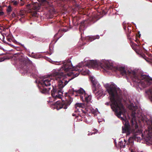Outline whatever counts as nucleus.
<instances>
[{
	"mask_svg": "<svg viewBox=\"0 0 152 152\" xmlns=\"http://www.w3.org/2000/svg\"><path fill=\"white\" fill-rule=\"evenodd\" d=\"M24 69L25 72H26L27 74H30V75H32L33 74L36 75L37 73V72L34 68L33 69H32L31 68L30 69L29 67L28 68V66H24Z\"/></svg>",
	"mask_w": 152,
	"mask_h": 152,
	"instance_id": "obj_11",
	"label": "nucleus"
},
{
	"mask_svg": "<svg viewBox=\"0 0 152 152\" xmlns=\"http://www.w3.org/2000/svg\"><path fill=\"white\" fill-rule=\"evenodd\" d=\"M122 129H123V131H124V129H123V128H122Z\"/></svg>",
	"mask_w": 152,
	"mask_h": 152,
	"instance_id": "obj_43",
	"label": "nucleus"
},
{
	"mask_svg": "<svg viewBox=\"0 0 152 152\" xmlns=\"http://www.w3.org/2000/svg\"><path fill=\"white\" fill-rule=\"evenodd\" d=\"M10 59V57L7 56L5 57L4 56L3 57H1L0 58V62L2 61L5 59Z\"/></svg>",
	"mask_w": 152,
	"mask_h": 152,
	"instance_id": "obj_19",
	"label": "nucleus"
},
{
	"mask_svg": "<svg viewBox=\"0 0 152 152\" xmlns=\"http://www.w3.org/2000/svg\"><path fill=\"white\" fill-rule=\"evenodd\" d=\"M37 14V13L36 12H35L33 14V15L34 16H36V15Z\"/></svg>",
	"mask_w": 152,
	"mask_h": 152,
	"instance_id": "obj_37",
	"label": "nucleus"
},
{
	"mask_svg": "<svg viewBox=\"0 0 152 152\" xmlns=\"http://www.w3.org/2000/svg\"><path fill=\"white\" fill-rule=\"evenodd\" d=\"M63 65L61 67V69L54 70L51 74V77H48L43 78L40 82L42 86L40 88V91L42 93L46 94L48 93L50 88H46L45 87H48L51 85V83L53 81L55 80H56L53 77V74L56 71L58 70L61 72H63V70L65 72H70L69 73H67L68 75H73L75 77L78 76L80 72L83 70L82 63H79L75 67H73L71 62V61L68 60H65L62 62Z\"/></svg>",
	"mask_w": 152,
	"mask_h": 152,
	"instance_id": "obj_1",
	"label": "nucleus"
},
{
	"mask_svg": "<svg viewBox=\"0 0 152 152\" xmlns=\"http://www.w3.org/2000/svg\"><path fill=\"white\" fill-rule=\"evenodd\" d=\"M10 11H11V10H11V6H10Z\"/></svg>",
	"mask_w": 152,
	"mask_h": 152,
	"instance_id": "obj_40",
	"label": "nucleus"
},
{
	"mask_svg": "<svg viewBox=\"0 0 152 152\" xmlns=\"http://www.w3.org/2000/svg\"><path fill=\"white\" fill-rule=\"evenodd\" d=\"M99 36L97 35L96 36H93L92 37H88L87 39H88L89 41L91 42L94 40L96 39H99Z\"/></svg>",
	"mask_w": 152,
	"mask_h": 152,
	"instance_id": "obj_15",
	"label": "nucleus"
},
{
	"mask_svg": "<svg viewBox=\"0 0 152 152\" xmlns=\"http://www.w3.org/2000/svg\"><path fill=\"white\" fill-rule=\"evenodd\" d=\"M19 14L20 15L21 17H23V16L24 15V13L22 11H20Z\"/></svg>",
	"mask_w": 152,
	"mask_h": 152,
	"instance_id": "obj_27",
	"label": "nucleus"
},
{
	"mask_svg": "<svg viewBox=\"0 0 152 152\" xmlns=\"http://www.w3.org/2000/svg\"><path fill=\"white\" fill-rule=\"evenodd\" d=\"M12 3L13 5L15 6H16L18 5V4L19 3V0H10V3Z\"/></svg>",
	"mask_w": 152,
	"mask_h": 152,
	"instance_id": "obj_17",
	"label": "nucleus"
},
{
	"mask_svg": "<svg viewBox=\"0 0 152 152\" xmlns=\"http://www.w3.org/2000/svg\"><path fill=\"white\" fill-rule=\"evenodd\" d=\"M127 145L131 152H136L137 151V148L134 147V143H127Z\"/></svg>",
	"mask_w": 152,
	"mask_h": 152,
	"instance_id": "obj_12",
	"label": "nucleus"
},
{
	"mask_svg": "<svg viewBox=\"0 0 152 152\" xmlns=\"http://www.w3.org/2000/svg\"><path fill=\"white\" fill-rule=\"evenodd\" d=\"M89 79L92 83V89L93 91L95 92V91L96 90V88L98 87V85H99V84L94 77L91 76L90 77Z\"/></svg>",
	"mask_w": 152,
	"mask_h": 152,
	"instance_id": "obj_10",
	"label": "nucleus"
},
{
	"mask_svg": "<svg viewBox=\"0 0 152 152\" xmlns=\"http://www.w3.org/2000/svg\"><path fill=\"white\" fill-rule=\"evenodd\" d=\"M105 104L107 105H109L110 104V102H106Z\"/></svg>",
	"mask_w": 152,
	"mask_h": 152,
	"instance_id": "obj_30",
	"label": "nucleus"
},
{
	"mask_svg": "<svg viewBox=\"0 0 152 152\" xmlns=\"http://www.w3.org/2000/svg\"><path fill=\"white\" fill-rule=\"evenodd\" d=\"M100 66H103L105 67L108 69H111L113 71L114 67L113 66V64L111 61H103L100 63Z\"/></svg>",
	"mask_w": 152,
	"mask_h": 152,
	"instance_id": "obj_7",
	"label": "nucleus"
},
{
	"mask_svg": "<svg viewBox=\"0 0 152 152\" xmlns=\"http://www.w3.org/2000/svg\"><path fill=\"white\" fill-rule=\"evenodd\" d=\"M69 93L71 96H79L80 100L83 102L87 103L91 102V96L86 93L85 91L82 88L75 90L72 89L69 91Z\"/></svg>",
	"mask_w": 152,
	"mask_h": 152,
	"instance_id": "obj_5",
	"label": "nucleus"
},
{
	"mask_svg": "<svg viewBox=\"0 0 152 152\" xmlns=\"http://www.w3.org/2000/svg\"><path fill=\"white\" fill-rule=\"evenodd\" d=\"M117 69L120 71L123 75H126L127 76L129 77L134 83H137L138 86H141L143 88L149 86L152 80L148 75H143L136 76L134 71L129 70L126 71L124 67H119Z\"/></svg>",
	"mask_w": 152,
	"mask_h": 152,
	"instance_id": "obj_4",
	"label": "nucleus"
},
{
	"mask_svg": "<svg viewBox=\"0 0 152 152\" xmlns=\"http://www.w3.org/2000/svg\"><path fill=\"white\" fill-rule=\"evenodd\" d=\"M76 118L77 119V120L82 121V118L80 116H76Z\"/></svg>",
	"mask_w": 152,
	"mask_h": 152,
	"instance_id": "obj_24",
	"label": "nucleus"
},
{
	"mask_svg": "<svg viewBox=\"0 0 152 152\" xmlns=\"http://www.w3.org/2000/svg\"><path fill=\"white\" fill-rule=\"evenodd\" d=\"M129 108L130 110L132 111L131 115L132 119L131 120V123L133 125L134 124L133 121H135L136 117H139V115H137L135 112V111L137 109L138 107L137 106L131 104L129 106Z\"/></svg>",
	"mask_w": 152,
	"mask_h": 152,
	"instance_id": "obj_6",
	"label": "nucleus"
},
{
	"mask_svg": "<svg viewBox=\"0 0 152 152\" xmlns=\"http://www.w3.org/2000/svg\"><path fill=\"white\" fill-rule=\"evenodd\" d=\"M53 75L56 81H58V89L53 87V90L51 91V94L53 99V101H56V108L58 110L61 109L63 108L66 109L67 108V106L69 105L72 101V99H70L69 102H68V104L66 103L59 102L60 100L58 99H61L63 94V91L62 88L66 86L70 80L72 78L69 79L68 80H66L65 74L64 72H61L58 70L54 72Z\"/></svg>",
	"mask_w": 152,
	"mask_h": 152,
	"instance_id": "obj_3",
	"label": "nucleus"
},
{
	"mask_svg": "<svg viewBox=\"0 0 152 152\" xmlns=\"http://www.w3.org/2000/svg\"><path fill=\"white\" fill-rule=\"evenodd\" d=\"M85 121L87 124H92L93 122L91 117L89 115H86L85 117Z\"/></svg>",
	"mask_w": 152,
	"mask_h": 152,
	"instance_id": "obj_13",
	"label": "nucleus"
},
{
	"mask_svg": "<svg viewBox=\"0 0 152 152\" xmlns=\"http://www.w3.org/2000/svg\"><path fill=\"white\" fill-rule=\"evenodd\" d=\"M72 115L73 116H75L76 117V116H77L76 115V114H74V113H73L72 114Z\"/></svg>",
	"mask_w": 152,
	"mask_h": 152,
	"instance_id": "obj_35",
	"label": "nucleus"
},
{
	"mask_svg": "<svg viewBox=\"0 0 152 152\" xmlns=\"http://www.w3.org/2000/svg\"><path fill=\"white\" fill-rule=\"evenodd\" d=\"M124 22L123 23V28L124 29V30H125L126 29V27L124 25Z\"/></svg>",
	"mask_w": 152,
	"mask_h": 152,
	"instance_id": "obj_32",
	"label": "nucleus"
},
{
	"mask_svg": "<svg viewBox=\"0 0 152 152\" xmlns=\"http://www.w3.org/2000/svg\"><path fill=\"white\" fill-rule=\"evenodd\" d=\"M145 93L147 94H150L152 96V89L146 91Z\"/></svg>",
	"mask_w": 152,
	"mask_h": 152,
	"instance_id": "obj_21",
	"label": "nucleus"
},
{
	"mask_svg": "<svg viewBox=\"0 0 152 152\" xmlns=\"http://www.w3.org/2000/svg\"><path fill=\"white\" fill-rule=\"evenodd\" d=\"M104 86L109 95V97L111 103V109L118 118L122 120H124V118L121 115H125V110L121 103L122 97L120 91L117 89L116 86L114 84H104Z\"/></svg>",
	"mask_w": 152,
	"mask_h": 152,
	"instance_id": "obj_2",
	"label": "nucleus"
},
{
	"mask_svg": "<svg viewBox=\"0 0 152 152\" xmlns=\"http://www.w3.org/2000/svg\"><path fill=\"white\" fill-rule=\"evenodd\" d=\"M7 10L8 13L10 12V5L7 6Z\"/></svg>",
	"mask_w": 152,
	"mask_h": 152,
	"instance_id": "obj_28",
	"label": "nucleus"
},
{
	"mask_svg": "<svg viewBox=\"0 0 152 152\" xmlns=\"http://www.w3.org/2000/svg\"><path fill=\"white\" fill-rule=\"evenodd\" d=\"M119 142L121 143V141Z\"/></svg>",
	"mask_w": 152,
	"mask_h": 152,
	"instance_id": "obj_44",
	"label": "nucleus"
},
{
	"mask_svg": "<svg viewBox=\"0 0 152 152\" xmlns=\"http://www.w3.org/2000/svg\"><path fill=\"white\" fill-rule=\"evenodd\" d=\"M84 23V21H83L81 23V24H80V27H79V29H80V30L83 28V26H84V24H83Z\"/></svg>",
	"mask_w": 152,
	"mask_h": 152,
	"instance_id": "obj_22",
	"label": "nucleus"
},
{
	"mask_svg": "<svg viewBox=\"0 0 152 152\" xmlns=\"http://www.w3.org/2000/svg\"><path fill=\"white\" fill-rule=\"evenodd\" d=\"M20 1L21 2L20 3V5L21 6H23L24 5L25 3L23 1V0H20Z\"/></svg>",
	"mask_w": 152,
	"mask_h": 152,
	"instance_id": "obj_26",
	"label": "nucleus"
},
{
	"mask_svg": "<svg viewBox=\"0 0 152 152\" xmlns=\"http://www.w3.org/2000/svg\"><path fill=\"white\" fill-rule=\"evenodd\" d=\"M97 132H98V131L96 130V132H92V133L91 132V133H89L88 134V135L90 136V135H92L93 134H95L97 133Z\"/></svg>",
	"mask_w": 152,
	"mask_h": 152,
	"instance_id": "obj_25",
	"label": "nucleus"
},
{
	"mask_svg": "<svg viewBox=\"0 0 152 152\" xmlns=\"http://www.w3.org/2000/svg\"><path fill=\"white\" fill-rule=\"evenodd\" d=\"M62 30L65 32H66L67 31V30H66V29H62Z\"/></svg>",
	"mask_w": 152,
	"mask_h": 152,
	"instance_id": "obj_36",
	"label": "nucleus"
},
{
	"mask_svg": "<svg viewBox=\"0 0 152 152\" xmlns=\"http://www.w3.org/2000/svg\"><path fill=\"white\" fill-rule=\"evenodd\" d=\"M12 16L13 18L15 16V14L14 13H13L12 14Z\"/></svg>",
	"mask_w": 152,
	"mask_h": 152,
	"instance_id": "obj_31",
	"label": "nucleus"
},
{
	"mask_svg": "<svg viewBox=\"0 0 152 152\" xmlns=\"http://www.w3.org/2000/svg\"><path fill=\"white\" fill-rule=\"evenodd\" d=\"M115 145L118 148H124L125 146L126 143H115Z\"/></svg>",
	"mask_w": 152,
	"mask_h": 152,
	"instance_id": "obj_14",
	"label": "nucleus"
},
{
	"mask_svg": "<svg viewBox=\"0 0 152 152\" xmlns=\"http://www.w3.org/2000/svg\"><path fill=\"white\" fill-rule=\"evenodd\" d=\"M38 9V7H35V10H37Z\"/></svg>",
	"mask_w": 152,
	"mask_h": 152,
	"instance_id": "obj_39",
	"label": "nucleus"
},
{
	"mask_svg": "<svg viewBox=\"0 0 152 152\" xmlns=\"http://www.w3.org/2000/svg\"><path fill=\"white\" fill-rule=\"evenodd\" d=\"M10 35V34H9L7 37V39L8 41H10V37L9 36Z\"/></svg>",
	"mask_w": 152,
	"mask_h": 152,
	"instance_id": "obj_29",
	"label": "nucleus"
},
{
	"mask_svg": "<svg viewBox=\"0 0 152 152\" xmlns=\"http://www.w3.org/2000/svg\"><path fill=\"white\" fill-rule=\"evenodd\" d=\"M58 63V64H57V65H59V64H59V63Z\"/></svg>",
	"mask_w": 152,
	"mask_h": 152,
	"instance_id": "obj_41",
	"label": "nucleus"
},
{
	"mask_svg": "<svg viewBox=\"0 0 152 152\" xmlns=\"http://www.w3.org/2000/svg\"><path fill=\"white\" fill-rule=\"evenodd\" d=\"M91 112L94 114H97V113L98 112V110L97 109H95L91 108Z\"/></svg>",
	"mask_w": 152,
	"mask_h": 152,
	"instance_id": "obj_18",
	"label": "nucleus"
},
{
	"mask_svg": "<svg viewBox=\"0 0 152 152\" xmlns=\"http://www.w3.org/2000/svg\"><path fill=\"white\" fill-rule=\"evenodd\" d=\"M100 62L94 60H88L86 64V66L89 68H93L100 66Z\"/></svg>",
	"mask_w": 152,
	"mask_h": 152,
	"instance_id": "obj_8",
	"label": "nucleus"
},
{
	"mask_svg": "<svg viewBox=\"0 0 152 152\" xmlns=\"http://www.w3.org/2000/svg\"><path fill=\"white\" fill-rule=\"evenodd\" d=\"M147 145H152V143H146Z\"/></svg>",
	"mask_w": 152,
	"mask_h": 152,
	"instance_id": "obj_38",
	"label": "nucleus"
},
{
	"mask_svg": "<svg viewBox=\"0 0 152 152\" xmlns=\"http://www.w3.org/2000/svg\"><path fill=\"white\" fill-rule=\"evenodd\" d=\"M39 1H41L42 2H44L46 1V0H37Z\"/></svg>",
	"mask_w": 152,
	"mask_h": 152,
	"instance_id": "obj_33",
	"label": "nucleus"
},
{
	"mask_svg": "<svg viewBox=\"0 0 152 152\" xmlns=\"http://www.w3.org/2000/svg\"><path fill=\"white\" fill-rule=\"evenodd\" d=\"M130 35H129V34H127V37L128 38V39H130Z\"/></svg>",
	"mask_w": 152,
	"mask_h": 152,
	"instance_id": "obj_34",
	"label": "nucleus"
},
{
	"mask_svg": "<svg viewBox=\"0 0 152 152\" xmlns=\"http://www.w3.org/2000/svg\"><path fill=\"white\" fill-rule=\"evenodd\" d=\"M10 40H11L13 42L15 43H17V42L14 39L12 36L10 34Z\"/></svg>",
	"mask_w": 152,
	"mask_h": 152,
	"instance_id": "obj_20",
	"label": "nucleus"
},
{
	"mask_svg": "<svg viewBox=\"0 0 152 152\" xmlns=\"http://www.w3.org/2000/svg\"><path fill=\"white\" fill-rule=\"evenodd\" d=\"M103 90L100 85H98V87L96 88V90L95 92L93 91V92L95 94L97 99H99L101 97L103 96Z\"/></svg>",
	"mask_w": 152,
	"mask_h": 152,
	"instance_id": "obj_9",
	"label": "nucleus"
},
{
	"mask_svg": "<svg viewBox=\"0 0 152 152\" xmlns=\"http://www.w3.org/2000/svg\"><path fill=\"white\" fill-rule=\"evenodd\" d=\"M83 106V104L82 103H78L76 104L75 105V107L77 110H75V112H76L77 111H79V109L78 108H81Z\"/></svg>",
	"mask_w": 152,
	"mask_h": 152,
	"instance_id": "obj_16",
	"label": "nucleus"
},
{
	"mask_svg": "<svg viewBox=\"0 0 152 152\" xmlns=\"http://www.w3.org/2000/svg\"><path fill=\"white\" fill-rule=\"evenodd\" d=\"M134 126L135 128V129L136 130V131H137L138 129V125L136 122V123H135Z\"/></svg>",
	"mask_w": 152,
	"mask_h": 152,
	"instance_id": "obj_23",
	"label": "nucleus"
},
{
	"mask_svg": "<svg viewBox=\"0 0 152 152\" xmlns=\"http://www.w3.org/2000/svg\"><path fill=\"white\" fill-rule=\"evenodd\" d=\"M10 45V46H13L12 45H11V44Z\"/></svg>",
	"mask_w": 152,
	"mask_h": 152,
	"instance_id": "obj_42",
	"label": "nucleus"
}]
</instances>
